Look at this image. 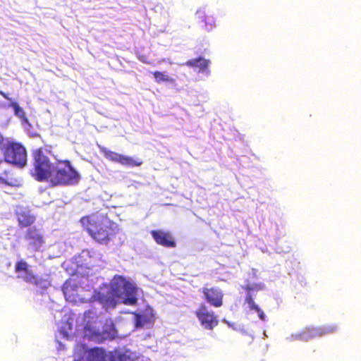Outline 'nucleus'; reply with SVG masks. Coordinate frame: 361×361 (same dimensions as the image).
I'll return each instance as SVG.
<instances>
[{
	"label": "nucleus",
	"mask_w": 361,
	"mask_h": 361,
	"mask_svg": "<svg viewBox=\"0 0 361 361\" xmlns=\"http://www.w3.org/2000/svg\"><path fill=\"white\" fill-rule=\"evenodd\" d=\"M88 281L82 277L67 280L63 286L66 300L73 303L98 301L106 310L116 307L119 300L125 305H134L137 301L138 288L134 283L121 276H115L110 286H104L99 291H90V286H82Z\"/></svg>",
	"instance_id": "1"
},
{
	"label": "nucleus",
	"mask_w": 361,
	"mask_h": 361,
	"mask_svg": "<svg viewBox=\"0 0 361 361\" xmlns=\"http://www.w3.org/2000/svg\"><path fill=\"white\" fill-rule=\"evenodd\" d=\"M34 176L39 181H47L54 185H73L79 183L80 173L67 160L51 161L41 149L34 152Z\"/></svg>",
	"instance_id": "2"
},
{
	"label": "nucleus",
	"mask_w": 361,
	"mask_h": 361,
	"mask_svg": "<svg viewBox=\"0 0 361 361\" xmlns=\"http://www.w3.org/2000/svg\"><path fill=\"white\" fill-rule=\"evenodd\" d=\"M80 222L92 238L100 243H106L117 229L116 224L98 214L82 217Z\"/></svg>",
	"instance_id": "3"
},
{
	"label": "nucleus",
	"mask_w": 361,
	"mask_h": 361,
	"mask_svg": "<svg viewBox=\"0 0 361 361\" xmlns=\"http://www.w3.org/2000/svg\"><path fill=\"white\" fill-rule=\"evenodd\" d=\"M96 317V313L88 310L84 314V338L95 342H102L104 340L112 339L116 335L112 321L107 322L106 329L100 331L93 324L92 320Z\"/></svg>",
	"instance_id": "4"
},
{
	"label": "nucleus",
	"mask_w": 361,
	"mask_h": 361,
	"mask_svg": "<svg viewBox=\"0 0 361 361\" xmlns=\"http://www.w3.org/2000/svg\"><path fill=\"white\" fill-rule=\"evenodd\" d=\"M74 361H112L111 352L101 348H88L84 344H78L75 348Z\"/></svg>",
	"instance_id": "5"
},
{
	"label": "nucleus",
	"mask_w": 361,
	"mask_h": 361,
	"mask_svg": "<svg viewBox=\"0 0 361 361\" xmlns=\"http://www.w3.org/2000/svg\"><path fill=\"white\" fill-rule=\"evenodd\" d=\"M5 161L19 167L27 163V152L25 147L19 143H8L4 149Z\"/></svg>",
	"instance_id": "6"
},
{
	"label": "nucleus",
	"mask_w": 361,
	"mask_h": 361,
	"mask_svg": "<svg viewBox=\"0 0 361 361\" xmlns=\"http://www.w3.org/2000/svg\"><path fill=\"white\" fill-rule=\"evenodd\" d=\"M16 271L18 278L22 279L28 283L34 284L42 289H46L50 286L48 278L43 279L34 276L27 264L24 261H20L16 264Z\"/></svg>",
	"instance_id": "7"
},
{
	"label": "nucleus",
	"mask_w": 361,
	"mask_h": 361,
	"mask_svg": "<svg viewBox=\"0 0 361 361\" xmlns=\"http://www.w3.org/2000/svg\"><path fill=\"white\" fill-rule=\"evenodd\" d=\"M195 314L201 325L206 329H213L217 326L219 321L213 312L209 311L204 305H201L196 310Z\"/></svg>",
	"instance_id": "8"
},
{
	"label": "nucleus",
	"mask_w": 361,
	"mask_h": 361,
	"mask_svg": "<svg viewBox=\"0 0 361 361\" xmlns=\"http://www.w3.org/2000/svg\"><path fill=\"white\" fill-rule=\"evenodd\" d=\"M103 152L106 159L114 162L120 163L122 165L134 166L142 164V161L140 160H135L132 157L123 156L109 150L104 149Z\"/></svg>",
	"instance_id": "9"
},
{
	"label": "nucleus",
	"mask_w": 361,
	"mask_h": 361,
	"mask_svg": "<svg viewBox=\"0 0 361 361\" xmlns=\"http://www.w3.org/2000/svg\"><path fill=\"white\" fill-rule=\"evenodd\" d=\"M133 319L135 321V326L137 329L150 326L154 322L153 310L148 307L142 313L134 314Z\"/></svg>",
	"instance_id": "10"
},
{
	"label": "nucleus",
	"mask_w": 361,
	"mask_h": 361,
	"mask_svg": "<svg viewBox=\"0 0 361 361\" xmlns=\"http://www.w3.org/2000/svg\"><path fill=\"white\" fill-rule=\"evenodd\" d=\"M26 239L28 241L29 247L34 250H39L44 243L41 232L34 227L28 229Z\"/></svg>",
	"instance_id": "11"
},
{
	"label": "nucleus",
	"mask_w": 361,
	"mask_h": 361,
	"mask_svg": "<svg viewBox=\"0 0 361 361\" xmlns=\"http://www.w3.org/2000/svg\"><path fill=\"white\" fill-rule=\"evenodd\" d=\"M203 293L206 300L212 305L219 307L222 305L223 293L219 288H204Z\"/></svg>",
	"instance_id": "12"
},
{
	"label": "nucleus",
	"mask_w": 361,
	"mask_h": 361,
	"mask_svg": "<svg viewBox=\"0 0 361 361\" xmlns=\"http://www.w3.org/2000/svg\"><path fill=\"white\" fill-rule=\"evenodd\" d=\"M210 61L204 58L200 57L197 59H192L186 63V65L190 67L198 68V72L203 75L208 77L210 71L208 68Z\"/></svg>",
	"instance_id": "13"
},
{
	"label": "nucleus",
	"mask_w": 361,
	"mask_h": 361,
	"mask_svg": "<svg viewBox=\"0 0 361 361\" xmlns=\"http://www.w3.org/2000/svg\"><path fill=\"white\" fill-rule=\"evenodd\" d=\"M16 215L19 224L22 226H28L35 221V216L31 215L30 211L25 207H17Z\"/></svg>",
	"instance_id": "14"
},
{
	"label": "nucleus",
	"mask_w": 361,
	"mask_h": 361,
	"mask_svg": "<svg viewBox=\"0 0 361 361\" xmlns=\"http://www.w3.org/2000/svg\"><path fill=\"white\" fill-rule=\"evenodd\" d=\"M112 361H133L135 356V352L122 348L116 350L111 353Z\"/></svg>",
	"instance_id": "15"
},
{
	"label": "nucleus",
	"mask_w": 361,
	"mask_h": 361,
	"mask_svg": "<svg viewBox=\"0 0 361 361\" xmlns=\"http://www.w3.org/2000/svg\"><path fill=\"white\" fill-rule=\"evenodd\" d=\"M152 235L158 244L166 247H173L175 245L172 236L168 233L153 231Z\"/></svg>",
	"instance_id": "16"
},
{
	"label": "nucleus",
	"mask_w": 361,
	"mask_h": 361,
	"mask_svg": "<svg viewBox=\"0 0 361 361\" xmlns=\"http://www.w3.org/2000/svg\"><path fill=\"white\" fill-rule=\"evenodd\" d=\"M5 107H11L13 109L14 115L20 120L22 125L27 124L28 126H31L24 109L17 102L11 101V102L5 105Z\"/></svg>",
	"instance_id": "17"
},
{
	"label": "nucleus",
	"mask_w": 361,
	"mask_h": 361,
	"mask_svg": "<svg viewBox=\"0 0 361 361\" xmlns=\"http://www.w3.org/2000/svg\"><path fill=\"white\" fill-rule=\"evenodd\" d=\"M93 252L90 250H82L78 259H76V263L78 264V267H83L85 266L89 267L90 266H93L95 262V257L92 255Z\"/></svg>",
	"instance_id": "18"
},
{
	"label": "nucleus",
	"mask_w": 361,
	"mask_h": 361,
	"mask_svg": "<svg viewBox=\"0 0 361 361\" xmlns=\"http://www.w3.org/2000/svg\"><path fill=\"white\" fill-rule=\"evenodd\" d=\"M245 303L247 305L249 312L254 311L258 314V317L262 321L266 320V315L264 312L259 307V306L254 302L250 293H247L245 298Z\"/></svg>",
	"instance_id": "19"
},
{
	"label": "nucleus",
	"mask_w": 361,
	"mask_h": 361,
	"mask_svg": "<svg viewBox=\"0 0 361 361\" xmlns=\"http://www.w3.org/2000/svg\"><path fill=\"white\" fill-rule=\"evenodd\" d=\"M338 326L336 324H330L321 326L314 327V334H317V337L329 335L336 332Z\"/></svg>",
	"instance_id": "20"
},
{
	"label": "nucleus",
	"mask_w": 361,
	"mask_h": 361,
	"mask_svg": "<svg viewBox=\"0 0 361 361\" xmlns=\"http://www.w3.org/2000/svg\"><path fill=\"white\" fill-rule=\"evenodd\" d=\"M73 319L68 317L66 320V324L60 326L59 329V336L66 339L71 338L73 335Z\"/></svg>",
	"instance_id": "21"
},
{
	"label": "nucleus",
	"mask_w": 361,
	"mask_h": 361,
	"mask_svg": "<svg viewBox=\"0 0 361 361\" xmlns=\"http://www.w3.org/2000/svg\"><path fill=\"white\" fill-rule=\"evenodd\" d=\"M155 82L160 84L163 82H167L170 84H174L176 80L171 77L166 72L154 71L152 73Z\"/></svg>",
	"instance_id": "22"
},
{
	"label": "nucleus",
	"mask_w": 361,
	"mask_h": 361,
	"mask_svg": "<svg viewBox=\"0 0 361 361\" xmlns=\"http://www.w3.org/2000/svg\"><path fill=\"white\" fill-rule=\"evenodd\" d=\"M202 22L204 23V29L209 32L216 27V19L212 16H207Z\"/></svg>",
	"instance_id": "23"
},
{
	"label": "nucleus",
	"mask_w": 361,
	"mask_h": 361,
	"mask_svg": "<svg viewBox=\"0 0 361 361\" xmlns=\"http://www.w3.org/2000/svg\"><path fill=\"white\" fill-rule=\"evenodd\" d=\"M314 327H308L302 331V334H304L305 337H302V341H307L312 338L317 337V334H314Z\"/></svg>",
	"instance_id": "24"
},
{
	"label": "nucleus",
	"mask_w": 361,
	"mask_h": 361,
	"mask_svg": "<svg viewBox=\"0 0 361 361\" xmlns=\"http://www.w3.org/2000/svg\"><path fill=\"white\" fill-rule=\"evenodd\" d=\"M263 288H264V285L261 283H248L245 287V288L248 291V293H250V292L252 290H262Z\"/></svg>",
	"instance_id": "25"
},
{
	"label": "nucleus",
	"mask_w": 361,
	"mask_h": 361,
	"mask_svg": "<svg viewBox=\"0 0 361 361\" xmlns=\"http://www.w3.org/2000/svg\"><path fill=\"white\" fill-rule=\"evenodd\" d=\"M196 18L202 21H203L207 16L206 15L205 8H200L197 10L195 13Z\"/></svg>",
	"instance_id": "26"
},
{
	"label": "nucleus",
	"mask_w": 361,
	"mask_h": 361,
	"mask_svg": "<svg viewBox=\"0 0 361 361\" xmlns=\"http://www.w3.org/2000/svg\"><path fill=\"white\" fill-rule=\"evenodd\" d=\"M305 337L304 334H302V331L293 334L289 337H287L286 339L289 341H302V337Z\"/></svg>",
	"instance_id": "27"
},
{
	"label": "nucleus",
	"mask_w": 361,
	"mask_h": 361,
	"mask_svg": "<svg viewBox=\"0 0 361 361\" xmlns=\"http://www.w3.org/2000/svg\"><path fill=\"white\" fill-rule=\"evenodd\" d=\"M133 361H149V359L144 355L137 354L135 352V359H133Z\"/></svg>",
	"instance_id": "28"
},
{
	"label": "nucleus",
	"mask_w": 361,
	"mask_h": 361,
	"mask_svg": "<svg viewBox=\"0 0 361 361\" xmlns=\"http://www.w3.org/2000/svg\"><path fill=\"white\" fill-rule=\"evenodd\" d=\"M0 94L2 95L5 99H6L9 102V103L11 102V101H13L11 98L8 97V94H6L2 91H0Z\"/></svg>",
	"instance_id": "29"
},
{
	"label": "nucleus",
	"mask_w": 361,
	"mask_h": 361,
	"mask_svg": "<svg viewBox=\"0 0 361 361\" xmlns=\"http://www.w3.org/2000/svg\"><path fill=\"white\" fill-rule=\"evenodd\" d=\"M224 322L226 323L230 327H232L233 329L240 330V329L235 327L234 325L231 324L228 322L226 321L225 319L224 320Z\"/></svg>",
	"instance_id": "30"
},
{
	"label": "nucleus",
	"mask_w": 361,
	"mask_h": 361,
	"mask_svg": "<svg viewBox=\"0 0 361 361\" xmlns=\"http://www.w3.org/2000/svg\"><path fill=\"white\" fill-rule=\"evenodd\" d=\"M139 59L142 61L143 63H148V62L145 60V57L144 56H140L139 57Z\"/></svg>",
	"instance_id": "31"
},
{
	"label": "nucleus",
	"mask_w": 361,
	"mask_h": 361,
	"mask_svg": "<svg viewBox=\"0 0 361 361\" xmlns=\"http://www.w3.org/2000/svg\"><path fill=\"white\" fill-rule=\"evenodd\" d=\"M1 140H2V136H1V135L0 134V142H1Z\"/></svg>",
	"instance_id": "32"
},
{
	"label": "nucleus",
	"mask_w": 361,
	"mask_h": 361,
	"mask_svg": "<svg viewBox=\"0 0 361 361\" xmlns=\"http://www.w3.org/2000/svg\"><path fill=\"white\" fill-rule=\"evenodd\" d=\"M25 126V128H27V126L29 127L27 124L23 125Z\"/></svg>",
	"instance_id": "33"
}]
</instances>
